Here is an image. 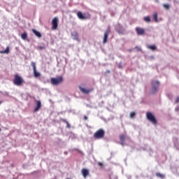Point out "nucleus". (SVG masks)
<instances>
[{
    "label": "nucleus",
    "mask_w": 179,
    "mask_h": 179,
    "mask_svg": "<svg viewBox=\"0 0 179 179\" xmlns=\"http://www.w3.org/2000/svg\"><path fill=\"white\" fill-rule=\"evenodd\" d=\"M13 83L15 86H22L24 83V80L19 74H15Z\"/></svg>",
    "instance_id": "obj_1"
},
{
    "label": "nucleus",
    "mask_w": 179,
    "mask_h": 179,
    "mask_svg": "<svg viewBox=\"0 0 179 179\" xmlns=\"http://www.w3.org/2000/svg\"><path fill=\"white\" fill-rule=\"evenodd\" d=\"M106 135V131L103 129H99L94 134V139H103Z\"/></svg>",
    "instance_id": "obj_2"
},
{
    "label": "nucleus",
    "mask_w": 179,
    "mask_h": 179,
    "mask_svg": "<svg viewBox=\"0 0 179 179\" xmlns=\"http://www.w3.org/2000/svg\"><path fill=\"white\" fill-rule=\"evenodd\" d=\"M146 117L147 120H148V121H150V122H152V124H153L154 125H156V124H157V120H156L155 115H153L152 113L147 112Z\"/></svg>",
    "instance_id": "obj_3"
},
{
    "label": "nucleus",
    "mask_w": 179,
    "mask_h": 179,
    "mask_svg": "<svg viewBox=\"0 0 179 179\" xmlns=\"http://www.w3.org/2000/svg\"><path fill=\"white\" fill-rule=\"evenodd\" d=\"M62 82H64V78H62V76H59L56 78H52L50 79V83L54 86H57V85H59V83H62Z\"/></svg>",
    "instance_id": "obj_4"
},
{
    "label": "nucleus",
    "mask_w": 179,
    "mask_h": 179,
    "mask_svg": "<svg viewBox=\"0 0 179 179\" xmlns=\"http://www.w3.org/2000/svg\"><path fill=\"white\" fill-rule=\"evenodd\" d=\"M160 83L159 81H152V93H156L157 92V89H159Z\"/></svg>",
    "instance_id": "obj_5"
},
{
    "label": "nucleus",
    "mask_w": 179,
    "mask_h": 179,
    "mask_svg": "<svg viewBox=\"0 0 179 179\" xmlns=\"http://www.w3.org/2000/svg\"><path fill=\"white\" fill-rule=\"evenodd\" d=\"M58 17H55L52 20V30H57L58 29Z\"/></svg>",
    "instance_id": "obj_6"
},
{
    "label": "nucleus",
    "mask_w": 179,
    "mask_h": 179,
    "mask_svg": "<svg viewBox=\"0 0 179 179\" xmlns=\"http://www.w3.org/2000/svg\"><path fill=\"white\" fill-rule=\"evenodd\" d=\"M31 65L33 68L34 78H40L41 74L39 72H37V69L36 67V63L32 62L31 63Z\"/></svg>",
    "instance_id": "obj_7"
},
{
    "label": "nucleus",
    "mask_w": 179,
    "mask_h": 179,
    "mask_svg": "<svg viewBox=\"0 0 179 179\" xmlns=\"http://www.w3.org/2000/svg\"><path fill=\"white\" fill-rule=\"evenodd\" d=\"M110 34V29H106L103 36V43L106 44L108 40V35Z\"/></svg>",
    "instance_id": "obj_8"
},
{
    "label": "nucleus",
    "mask_w": 179,
    "mask_h": 179,
    "mask_svg": "<svg viewBox=\"0 0 179 179\" xmlns=\"http://www.w3.org/2000/svg\"><path fill=\"white\" fill-rule=\"evenodd\" d=\"M79 89L82 93H84V94H89L91 92H93V88H91L90 90H86L85 88L82 87L81 86H79Z\"/></svg>",
    "instance_id": "obj_9"
},
{
    "label": "nucleus",
    "mask_w": 179,
    "mask_h": 179,
    "mask_svg": "<svg viewBox=\"0 0 179 179\" xmlns=\"http://www.w3.org/2000/svg\"><path fill=\"white\" fill-rule=\"evenodd\" d=\"M77 16L80 20H86L87 19V17L80 11L77 12Z\"/></svg>",
    "instance_id": "obj_10"
},
{
    "label": "nucleus",
    "mask_w": 179,
    "mask_h": 179,
    "mask_svg": "<svg viewBox=\"0 0 179 179\" xmlns=\"http://www.w3.org/2000/svg\"><path fill=\"white\" fill-rule=\"evenodd\" d=\"M136 31L138 34V36H143L145 34V29L141 27H136Z\"/></svg>",
    "instance_id": "obj_11"
},
{
    "label": "nucleus",
    "mask_w": 179,
    "mask_h": 179,
    "mask_svg": "<svg viewBox=\"0 0 179 179\" xmlns=\"http://www.w3.org/2000/svg\"><path fill=\"white\" fill-rule=\"evenodd\" d=\"M119 138L120 141V145H122V146H124V145H125V135L120 134Z\"/></svg>",
    "instance_id": "obj_12"
},
{
    "label": "nucleus",
    "mask_w": 179,
    "mask_h": 179,
    "mask_svg": "<svg viewBox=\"0 0 179 179\" xmlns=\"http://www.w3.org/2000/svg\"><path fill=\"white\" fill-rule=\"evenodd\" d=\"M40 108H41V101H36V107L34 110V113H37V111H38V110H40Z\"/></svg>",
    "instance_id": "obj_13"
},
{
    "label": "nucleus",
    "mask_w": 179,
    "mask_h": 179,
    "mask_svg": "<svg viewBox=\"0 0 179 179\" xmlns=\"http://www.w3.org/2000/svg\"><path fill=\"white\" fill-rule=\"evenodd\" d=\"M81 173H82L83 177H84V178H86L87 177V176H89V170H87L86 169H83L81 170Z\"/></svg>",
    "instance_id": "obj_14"
},
{
    "label": "nucleus",
    "mask_w": 179,
    "mask_h": 179,
    "mask_svg": "<svg viewBox=\"0 0 179 179\" xmlns=\"http://www.w3.org/2000/svg\"><path fill=\"white\" fill-rule=\"evenodd\" d=\"M32 31L34 33V34H35V36H36V37H38V38H41V33L38 32L37 30L36 29H32Z\"/></svg>",
    "instance_id": "obj_15"
},
{
    "label": "nucleus",
    "mask_w": 179,
    "mask_h": 179,
    "mask_svg": "<svg viewBox=\"0 0 179 179\" xmlns=\"http://www.w3.org/2000/svg\"><path fill=\"white\" fill-rule=\"evenodd\" d=\"M72 37L73 40H77V41H79V34L78 33H74L72 34Z\"/></svg>",
    "instance_id": "obj_16"
},
{
    "label": "nucleus",
    "mask_w": 179,
    "mask_h": 179,
    "mask_svg": "<svg viewBox=\"0 0 179 179\" xmlns=\"http://www.w3.org/2000/svg\"><path fill=\"white\" fill-rule=\"evenodd\" d=\"M0 54H9V46H7L5 50H0Z\"/></svg>",
    "instance_id": "obj_17"
},
{
    "label": "nucleus",
    "mask_w": 179,
    "mask_h": 179,
    "mask_svg": "<svg viewBox=\"0 0 179 179\" xmlns=\"http://www.w3.org/2000/svg\"><path fill=\"white\" fill-rule=\"evenodd\" d=\"M147 48L149 50H151L152 51H155L156 50V45H147Z\"/></svg>",
    "instance_id": "obj_18"
},
{
    "label": "nucleus",
    "mask_w": 179,
    "mask_h": 179,
    "mask_svg": "<svg viewBox=\"0 0 179 179\" xmlns=\"http://www.w3.org/2000/svg\"><path fill=\"white\" fill-rule=\"evenodd\" d=\"M21 38H22V40H26V38H27V33L24 32L22 34Z\"/></svg>",
    "instance_id": "obj_19"
},
{
    "label": "nucleus",
    "mask_w": 179,
    "mask_h": 179,
    "mask_svg": "<svg viewBox=\"0 0 179 179\" xmlns=\"http://www.w3.org/2000/svg\"><path fill=\"white\" fill-rule=\"evenodd\" d=\"M153 19H154L155 22H158V20H157V13H155L153 14Z\"/></svg>",
    "instance_id": "obj_20"
},
{
    "label": "nucleus",
    "mask_w": 179,
    "mask_h": 179,
    "mask_svg": "<svg viewBox=\"0 0 179 179\" xmlns=\"http://www.w3.org/2000/svg\"><path fill=\"white\" fill-rule=\"evenodd\" d=\"M143 19H144L145 22H147L148 23L150 22V17H149V16L144 17Z\"/></svg>",
    "instance_id": "obj_21"
},
{
    "label": "nucleus",
    "mask_w": 179,
    "mask_h": 179,
    "mask_svg": "<svg viewBox=\"0 0 179 179\" xmlns=\"http://www.w3.org/2000/svg\"><path fill=\"white\" fill-rule=\"evenodd\" d=\"M156 176H157V177H159V178H164V175H163L160 173H157Z\"/></svg>",
    "instance_id": "obj_22"
},
{
    "label": "nucleus",
    "mask_w": 179,
    "mask_h": 179,
    "mask_svg": "<svg viewBox=\"0 0 179 179\" xmlns=\"http://www.w3.org/2000/svg\"><path fill=\"white\" fill-rule=\"evenodd\" d=\"M135 115H136V113H135V112H131L130 113V117L131 118H134V117H135Z\"/></svg>",
    "instance_id": "obj_23"
},
{
    "label": "nucleus",
    "mask_w": 179,
    "mask_h": 179,
    "mask_svg": "<svg viewBox=\"0 0 179 179\" xmlns=\"http://www.w3.org/2000/svg\"><path fill=\"white\" fill-rule=\"evenodd\" d=\"M163 6H164V8H165V9H169L170 8V6H169V4H164Z\"/></svg>",
    "instance_id": "obj_24"
},
{
    "label": "nucleus",
    "mask_w": 179,
    "mask_h": 179,
    "mask_svg": "<svg viewBox=\"0 0 179 179\" xmlns=\"http://www.w3.org/2000/svg\"><path fill=\"white\" fill-rule=\"evenodd\" d=\"M60 121H62V122H65L66 124L68 122V121L65 119H60Z\"/></svg>",
    "instance_id": "obj_25"
},
{
    "label": "nucleus",
    "mask_w": 179,
    "mask_h": 179,
    "mask_svg": "<svg viewBox=\"0 0 179 179\" xmlns=\"http://www.w3.org/2000/svg\"><path fill=\"white\" fill-rule=\"evenodd\" d=\"M98 166H99L100 167H103V164L102 162H98Z\"/></svg>",
    "instance_id": "obj_26"
},
{
    "label": "nucleus",
    "mask_w": 179,
    "mask_h": 179,
    "mask_svg": "<svg viewBox=\"0 0 179 179\" xmlns=\"http://www.w3.org/2000/svg\"><path fill=\"white\" fill-rule=\"evenodd\" d=\"M66 124L67 125V128H71V124H69V122H67Z\"/></svg>",
    "instance_id": "obj_27"
},
{
    "label": "nucleus",
    "mask_w": 179,
    "mask_h": 179,
    "mask_svg": "<svg viewBox=\"0 0 179 179\" xmlns=\"http://www.w3.org/2000/svg\"><path fill=\"white\" fill-rule=\"evenodd\" d=\"M38 48L39 50H44L45 48L44 46H39Z\"/></svg>",
    "instance_id": "obj_28"
},
{
    "label": "nucleus",
    "mask_w": 179,
    "mask_h": 179,
    "mask_svg": "<svg viewBox=\"0 0 179 179\" xmlns=\"http://www.w3.org/2000/svg\"><path fill=\"white\" fill-rule=\"evenodd\" d=\"M135 50H138V51H141V48L138 46L135 47Z\"/></svg>",
    "instance_id": "obj_29"
},
{
    "label": "nucleus",
    "mask_w": 179,
    "mask_h": 179,
    "mask_svg": "<svg viewBox=\"0 0 179 179\" xmlns=\"http://www.w3.org/2000/svg\"><path fill=\"white\" fill-rule=\"evenodd\" d=\"M176 103H179V96H178V97L176 98Z\"/></svg>",
    "instance_id": "obj_30"
},
{
    "label": "nucleus",
    "mask_w": 179,
    "mask_h": 179,
    "mask_svg": "<svg viewBox=\"0 0 179 179\" xmlns=\"http://www.w3.org/2000/svg\"><path fill=\"white\" fill-rule=\"evenodd\" d=\"M118 68H120V69L122 68V64H118Z\"/></svg>",
    "instance_id": "obj_31"
},
{
    "label": "nucleus",
    "mask_w": 179,
    "mask_h": 179,
    "mask_svg": "<svg viewBox=\"0 0 179 179\" xmlns=\"http://www.w3.org/2000/svg\"><path fill=\"white\" fill-rule=\"evenodd\" d=\"M84 120H87V116L85 115V116H84Z\"/></svg>",
    "instance_id": "obj_32"
},
{
    "label": "nucleus",
    "mask_w": 179,
    "mask_h": 179,
    "mask_svg": "<svg viewBox=\"0 0 179 179\" xmlns=\"http://www.w3.org/2000/svg\"><path fill=\"white\" fill-rule=\"evenodd\" d=\"M0 104H2V101H0Z\"/></svg>",
    "instance_id": "obj_33"
},
{
    "label": "nucleus",
    "mask_w": 179,
    "mask_h": 179,
    "mask_svg": "<svg viewBox=\"0 0 179 179\" xmlns=\"http://www.w3.org/2000/svg\"><path fill=\"white\" fill-rule=\"evenodd\" d=\"M0 131H1V129H0Z\"/></svg>",
    "instance_id": "obj_34"
}]
</instances>
